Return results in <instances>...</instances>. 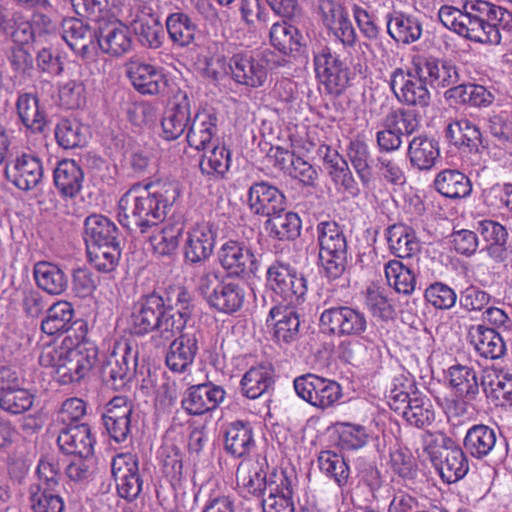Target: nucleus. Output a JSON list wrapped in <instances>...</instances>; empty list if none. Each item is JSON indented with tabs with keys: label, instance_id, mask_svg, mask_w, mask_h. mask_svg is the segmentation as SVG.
<instances>
[{
	"label": "nucleus",
	"instance_id": "f704fd0d",
	"mask_svg": "<svg viewBox=\"0 0 512 512\" xmlns=\"http://www.w3.org/2000/svg\"><path fill=\"white\" fill-rule=\"evenodd\" d=\"M84 240L87 248L119 243L117 226L104 215L92 214L84 221Z\"/></svg>",
	"mask_w": 512,
	"mask_h": 512
},
{
	"label": "nucleus",
	"instance_id": "4d7b16f0",
	"mask_svg": "<svg viewBox=\"0 0 512 512\" xmlns=\"http://www.w3.org/2000/svg\"><path fill=\"white\" fill-rule=\"evenodd\" d=\"M132 30L142 46L157 49L164 40V28L157 16L140 17L133 21Z\"/></svg>",
	"mask_w": 512,
	"mask_h": 512
},
{
	"label": "nucleus",
	"instance_id": "6ab92c4d",
	"mask_svg": "<svg viewBox=\"0 0 512 512\" xmlns=\"http://www.w3.org/2000/svg\"><path fill=\"white\" fill-rule=\"evenodd\" d=\"M5 176L18 189L29 191L41 182L43 166L38 157L22 153L7 161Z\"/></svg>",
	"mask_w": 512,
	"mask_h": 512
},
{
	"label": "nucleus",
	"instance_id": "20e7f679",
	"mask_svg": "<svg viewBox=\"0 0 512 512\" xmlns=\"http://www.w3.org/2000/svg\"><path fill=\"white\" fill-rule=\"evenodd\" d=\"M319 261L325 275L335 280L347 265V239L343 227L334 220L320 221L316 226Z\"/></svg>",
	"mask_w": 512,
	"mask_h": 512
},
{
	"label": "nucleus",
	"instance_id": "423d86ee",
	"mask_svg": "<svg viewBox=\"0 0 512 512\" xmlns=\"http://www.w3.org/2000/svg\"><path fill=\"white\" fill-rule=\"evenodd\" d=\"M426 79L417 74V63L413 59L412 67H397L390 73L388 85L395 98L401 104L426 108L431 102V93Z\"/></svg>",
	"mask_w": 512,
	"mask_h": 512
},
{
	"label": "nucleus",
	"instance_id": "f03ea898",
	"mask_svg": "<svg viewBox=\"0 0 512 512\" xmlns=\"http://www.w3.org/2000/svg\"><path fill=\"white\" fill-rule=\"evenodd\" d=\"M438 18L448 30L480 44L499 45L501 30L512 28V13L486 0L466 1L462 8L443 5Z\"/></svg>",
	"mask_w": 512,
	"mask_h": 512
},
{
	"label": "nucleus",
	"instance_id": "13d9d810",
	"mask_svg": "<svg viewBox=\"0 0 512 512\" xmlns=\"http://www.w3.org/2000/svg\"><path fill=\"white\" fill-rule=\"evenodd\" d=\"M317 462L320 471L339 487L348 483L350 468L342 455L330 450L322 451Z\"/></svg>",
	"mask_w": 512,
	"mask_h": 512
},
{
	"label": "nucleus",
	"instance_id": "c85d7f7f",
	"mask_svg": "<svg viewBox=\"0 0 512 512\" xmlns=\"http://www.w3.org/2000/svg\"><path fill=\"white\" fill-rule=\"evenodd\" d=\"M218 131V117L213 110H199L191 119L186 139L191 148L205 150Z\"/></svg>",
	"mask_w": 512,
	"mask_h": 512
},
{
	"label": "nucleus",
	"instance_id": "49530a36",
	"mask_svg": "<svg viewBox=\"0 0 512 512\" xmlns=\"http://www.w3.org/2000/svg\"><path fill=\"white\" fill-rule=\"evenodd\" d=\"M274 370L271 364H261L251 367L241 379V390L249 399H257L267 392L274 380Z\"/></svg>",
	"mask_w": 512,
	"mask_h": 512
},
{
	"label": "nucleus",
	"instance_id": "de8ad7c7",
	"mask_svg": "<svg viewBox=\"0 0 512 512\" xmlns=\"http://www.w3.org/2000/svg\"><path fill=\"white\" fill-rule=\"evenodd\" d=\"M165 26L170 40L179 47H187L192 44L198 31L195 21L182 11L169 14Z\"/></svg>",
	"mask_w": 512,
	"mask_h": 512
},
{
	"label": "nucleus",
	"instance_id": "e2e57ef3",
	"mask_svg": "<svg viewBox=\"0 0 512 512\" xmlns=\"http://www.w3.org/2000/svg\"><path fill=\"white\" fill-rule=\"evenodd\" d=\"M280 472L273 471L267 474L262 468H255L249 471L242 483L244 497H256L260 500L269 493V485L276 484Z\"/></svg>",
	"mask_w": 512,
	"mask_h": 512
},
{
	"label": "nucleus",
	"instance_id": "338daca9",
	"mask_svg": "<svg viewBox=\"0 0 512 512\" xmlns=\"http://www.w3.org/2000/svg\"><path fill=\"white\" fill-rule=\"evenodd\" d=\"M415 380L407 375L401 374L393 378L387 398L391 410L402 409L407 400L414 394L419 393Z\"/></svg>",
	"mask_w": 512,
	"mask_h": 512
},
{
	"label": "nucleus",
	"instance_id": "9b49d317",
	"mask_svg": "<svg viewBox=\"0 0 512 512\" xmlns=\"http://www.w3.org/2000/svg\"><path fill=\"white\" fill-rule=\"evenodd\" d=\"M99 360V349L94 342L83 340L73 348H69L62 364L58 365L55 376L61 385L78 383L96 367Z\"/></svg>",
	"mask_w": 512,
	"mask_h": 512
},
{
	"label": "nucleus",
	"instance_id": "4468645a",
	"mask_svg": "<svg viewBox=\"0 0 512 512\" xmlns=\"http://www.w3.org/2000/svg\"><path fill=\"white\" fill-rule=\"evenodd\" d=\"M132 405L127 398L116 396L104 407L102 421L110 439L118 444L132 439Z\"/></svg>",
	"mask_w": 512,
	"mask_h": 512
},
{
	"label": "nucleus",
	"instance_id": "603ef678",
	"mask_svg": "<svg viewBox=\"0 0 512 512\" xmlns=\"http://www.w3.org/2000/svg\"><path fill=\"white\" fill-rule=\"evenodd\" d=\"M41 322V330L47 335L63 333L70 329L74 317V308L68 301H57L47 310Z\"/></svg>",
	"mask_w": 512,
	"mask_h": 512
},
{
	"label": "nucleus",
	"instance_id": "473e14b6",
	"mask_svg": "<svg viewBox=\"0 0 512 512\" xmlns=\"http://www.w3.org/2000/svg\"><path fill=\"white\" fill-rule=\"evenodd\" d=\"M191 121V105L187 94L169 108L162 120V137L167 141L176 140L186 129L188 130Z\"/></svg>",
	"mask_w": 512,
	"mask_h": 512
},
{
	"label": "nucleus",
	"instance_id": "412c9836",
	"mask_svg": "<svg viewBox=\"0 0 512 512\" xmlns=\"http://www.w3.org/2000/svg\"><path fill=\"white\" fill-rule=\"evenodd\" d=\"M217 229L210 223H200L188 232L184 243V259L189 264H200L207 261L214 250Z\"/></svg>",
	"mask_w": 512,
	"mask_h": 512
},
{
	"label": "nucleus",
	"instance_id": "774afa93",
	"mask_svg": "<svg viewBox=\"0 0 512 512\" xmlns=\"http://www.w3.org/2000/svg\"><path fill=\"white\" fill-rule=\"evenodd\" d=\"M34 399V394L19 385L9 391L0 392V408L11 415H19L32 408Z\"/></svg>",
	"mask_w": 512,
	"mask_h": 512
},
{
	"label": "nucleus",
	"instance_id": "ea45409f",
	"mask_svg": "<svg viewBox=\"0 0 512 512\" xmlns=\"http://www.w3.org/2000/svg\"><path fill=\"white\" fill-rule=\"evenodd\" d=\"M433 186L442 196L453 200L466 198L472 191L470 179L455 169L440 171L433 181Z\"/></svg>",
	"mask_w": 512,
	"mask_h": 512
},
{
	"label": "nucleus",
	"instance_id": "5fc2aeb1",
	"mask_svg": "<svg viewBox=\"0 0 512 512\" xmlns=\"http://www.w3.org/2000/svg\"><path fill=\"white\" fill-rule=\"evenodd\" d=\"M269 37L271 45L283 54L299 51L304 45L301 32L286 21L274 23L270 29Z\"/></svg>",
	"mask_w": 512,
	"mask_h": 512
},
{
	"label": "nucleus",
	"instance_id": "a18cd8bd",
	"mask_svg": "<svg viewBox=\"0 0 512 512\" xmlns=\"http://www.w3.org/2000/svg\"><path fill=\"white\" fill-rule=\"evenodd\" d=\"M302 222L294 212H278L265 222V230L269 237L278 241L295 240L301 231Z\"/></svg>",
	"mask_w": 512,
	"mask_h": 512
},
{
	"label": "nucleus",
	"instance_id": "680f3d73",
	"mask_svg": "<svg viewBox=\"0 0 512 512\" xmlns=\"http://www.w3.org/2000/svg\"><path fill=\"white\" fill-rule=\"evenodd\" d=\"M385 277L390 287L398 293L410 295L416 286L415 274L398 260H391L384 266Z\"/></svg>",
	"mask_w": 512,
	"mask_h": 512
},
{
	"label": "nucleus",
	"instance_id": "2eb2a0df",
	"mask_svg": "<svg viewBox=\"0 0 512 512\" xmlns=\"http://www.w3.org/2000/svg\"><path fill=\"white\" fill-rule=\"evenodd\" d=\"M414 60L417 74L424 77L432 88H448L462 81V74L452 59L419 56Z\"/></svg>",
	"mask_w": 512,
	"mask_h": 512
},
{
	"label": "nucleus",
	"instance_id": "79ce46f5",
	"mask_svg": "<svg viewBox=\"0 0 512 512\" xmlns=\"http://www.w3.org/2000/svg\"><path fill=\"white\" fill-rule=\"evenodd\" d=\"M394 412L402 416L409 425L417 428L429 426L435 419L431 400L421 392L414 394L405 402L402 409H396Z\"/></svg>",
	"mask_w": 512,
	"mask_h": 512
},
{
	"label": "nucleus",
	"instance_id": "0eeeda50",
	"mask_svg": "<svg viewBox=\"0 0 512 512\" xmlns=\"http://www.w3.org/2000/svg\"><path fill=\"white\" fill-rule=\"evenodd\" d=\"M266 284L282 299V304H302L308 291L305 276L289 263L282 261H275L268 267Z\"/></svg>",
	"mask_w": 512,
	"mask_h": 512
},
{
	"label": "nucleus",
	"instance_id": "ddd939ff",
	"mask_svg": "<svg viewBox=\"0 0 512 512\" xmlns=\"http://www.w3.org/2000/svg\"><path fill=\"white\" fill-rule=\"evenodd\" d=\"M271 52L241 51L230 58L231 78L250 88L262 87L268 76V56Z\"/></svg>",
	"mask_w": 512,
	"mask_h": 512
},
{
	"label": "nucleus",
	"instance_id": "09e8293b",
	"mask_svg": "<svg viewBox=\"0 0 512 512\" xmlns=\"http://www.w3.org/2000/svg\"><path fill=\"white\" fill-rule=\"evenodd\" d=\"M446 377L450 387L459 397L474 400L479 393V383L476 371L466 365H453L448 368Z\"/></svg>",
	"mask_w": 512,
	"mask_h": 512
},
{
	"label": "nucleus",
	"instance_id": "9d476101",
	"mask_svg": "<svg viewBox=\"0 0 512 512\" xmlns=\"http://www.w3.org/2000/svg\"><path fill=\"white\" fill-rule=\"evenodd\" d=\"M293 386L299 398L320 410L334 407L343 396L337 381L313 373L296 377Z\"/></svg>",
	"mask_w": 512,
	"mask_h": 512
},
{
	"label": "nucleus",
	"instance_id": "a19ab883",
	"mask_svg": "<svg viewBox=\"0 0 512 512\" xmlns=\"http://www.w3.org/2000/svg\"><path fill=\"white\" fill-rule=\"evenodd\" d=\"M485 393L497 402V405L512 408V375L503 370H486L482 378Z\"/></svg>",
	"mask_w": 512,
	"mask_h": 512
},
{
	"label": "nucleus",
	"instance_id": "c756f323",
	"mask_svg": "<svg viewBox=\"0 0 512 512\" xmlns=\"http://www.w3.org/2000/svg\"><path fill=\"white\" fill-rule=\"evenodd\" d=\"M407 156L413 168L430 171L440 159L439 142L425 134L414 136L408 144Z\"/></svg>",
	"mask_w": 512,
	"mask_h": 512
},
{
	"label": "nucleus",
	"instance_id": "a878e982",
	"mask_svg": "<svg viewBox=\"0 0 512 512\" xmlns=\"http://www.w3.org/2000/svg\"><path fill=\"white\" fill-rule=\"evenodd\" d=\"M95 438L88 424H69L57 438L59 448L66 454L89 457L93 454Z\"/></svg>",
	"mask_w": 512,
	"mask_h": 512
},
{
	"label": "nucleus",
	"instance_id": "69168bd1",
	"mask_svg": "<svg viewBox=\"0 0 512 512\" xmlns=\"http://www.w3.org/2000/svg\"><path fill=\"white\" fill-rule=\"evenodd\" d=\"M364 305L373 317L384 322L393 320L396 315L394 305L380 288H367L364 296Z\"/></svg>",
	"mask_w": 512,
	"mask_h": 512
},
{
	"label": "nucleus",
	"instance_id": "4be33fe9",
	"mask_svg": "<svg viewBox=\"0 0 512 512\" xmlns=\"http://www.w3.org/2000/svg\"><path fill=\"white\" fill-rule=\"evenodd\" d=\"M170 340L169 350L166 354L167 367L177 373H183L193 364L198 353V333L194 328L184 329Z\"/></svg>",
	"mask_w": 512,
	"mask_h": 512
},
{
	"label": "nucleus",
	"instance_id": "bb28decb",
	"mask_svg": "<svg viewBox=\"0 0 512 512\" xmlns=\"http://www.w3.org/2000/svg\"><path fill=\"white\" fill-rule=\"evenodd\" d=\"M468 340L475 351L486 359H500L507 351L505 341L501 334L494 328H489L481 324L471 325L469 327Z\"/></svg>",
	"mask_w": 512,
	"mask_h": 512
},
{
	"label": "nucleus",
	"instance_id": "aec40b11",
	"mask_svg": "<svg viewBox=\"0 0 512 512\" xmlns=\"http://www.w3.org/2000/svg\"><path fill=\"white\" fill-rule=\"evenodd\" d=\"M297 305L277 304L268 313L266 323L273 328V336L280 344H291L300 338L301 322Z\"/></svg>",
	"mask_w": 512,
	"mask_h": 512
},
{
	"label": "nucleus",
	"instance_id": "052dcab7",
	"mask_svg": "<svg viewBox=\"0 0 512 512\" xmlns=\"http://www.w3.org/2000/svg\"><path fill=\"white\" fill-rule=\"evenodd\" d=\"M87 256L89 263L97 271L113 272L118 266L121 256L120 242L87 248Z\"/></svg>",
	"mask_w": 512,
	"mask_h": 512
},
{
	"label": "nucleus",
	"instance_id": "864d4df0",
	"mask_svg": "<svg viewBox=\"0 0 512 512\" xmlns=\"http://www.w3.org/2000/svg\"><path fill=\"white\" fill-rule=\"evenodd\" d=\"M88 127L77 119H61L55 127V138L63 149L83 147L88 141Z\"/></svg>",
	"mask_w": 512,
	"mask_h": 512
},
{
	"label": "nucleus",
	"instance_id": "c9c22d12",
	"mask_svg": "<svg viewBox=\"0 0 512 512\" xmlns=\"http://www.w3.org/2000/svg\"><path fill=\"white\" fill-rule=\"evenodd\" d=\"M228 276L208 305L216 311L224 314H234L242 309L246 299L245 287L229 279Z\"/></svg>",
	"mask_w": 512,
	"mask_h": 512
},
{
	"label": "nucleus",
	"instance_id": "5701e85b",
	"mask_svg": "<svg viewBox=\"0 0 512 512\" xmlns=\"http://www.w3.org/2000/svg\"><path fill=\"white\" fill-rule=\"evenodd\" d=\"M247 202L253 214L267 218L285 210L284 194L266 181L256 182L250 186Z\"/></svg>",
	"mask_w": 512,
	"mask_h": 512
},
{
	"label": "nucleus",
	"instance_id": "cd10ccee",
	"mask_svg": "<svg viewBox=\"0 0 512 512\" xmlns=\"http://www.w3.org/2000/svg\"><path fill=\"white\" fill-rule=\"evenodd\" d=\"M113 56H121L132 47L129 29L118 21H108L97 28L96 48Z\"/></svg>",
	"mask_w": 512,
	"mask_h": 512
},
{
	"label": "nucleus",
	"instance_id": "7ed1b4c3",
	"mask_svg": "<svg viewBox=\"0 0 512 512\" xmlns=\"http://www.w3.org/2000/svg\"><path fill=\"white\" fill-rule=\"evenodd\" d=\"M189 301L190 294L184 288L177 289L178 308L166 305L162 296L155 292L142 296L133 306L129 320L130 332L136 336L154 332L156 346H165L186 328L191 317Z\"/></svg>",
	"mask_w": 512,
	"mask_h": 512
},
{
	"label": "nucleus",
	"instance_id": "393cba45",
	"mask_svg": "<svg viewBox=\"0 0 512 512\" xmlns=\"http://www.w3.org/2000/svg\"><path fill=\"white\" fill-rule=\"evenodd\" d=\"M387 34L396 42L409 45L418 41L423 32L422 22L414 15L395 9L384 14Z\"/></svg>",
	"mask_w": 512,
	"mask_h": 512
},
{
	"label": "nucleus",
	"instance_id": "58836bf2",
	"mask_svg": "<svg viewBox=\"0 0 512 512\" xmlns=\"http://www.w3.org/2000/svg\"><path fill=\"white\" fill-rule=\"evenodd\" d=\"M496 431L484 424L471 426L464 437L463 446L465 452L476 459L488 456L496 446Z\"/></svg>",
	"mask_w": 512,
	"mask_h": 512
},
{
	"label": "nucleus",
	"instance_id": "f257e3e1",
	"mask_svg": "<svg viewBox=\"0 0 512 512\" xmlns=\"http://www.w3.org/2000/svg\"><path fill=\"white\" fill-rule=\"evenodd\" d=\"M179 196L180 187L174 181L134 184L119 200L118 221L131 233H147L165 220Z\"/></svg>",
	"mask_w": 512,
	"mask_h": 512
},
{
	"label": "nucleus",
	"instance_id": "f3484780",
	"mask_svg": "<svg viewBox=\"0 0 512 512\" xmlns=\"http://www.w3.org/2000/svg\"><path fill=\"white\" fill-rule=\"evenodd\" d=\"M126 75L142 95H162L168 88V78L163 69L141 60H130L126 64Z\"/></svg>",
	"mask_w": 512,
	"mask_h": 512
},
{
	"label": "nucleus",
	"instance_id": "3c124183",
	"mask_svg": "<svg viewBox=\"0 0 512 512\" xmlns=\"http://www.w3.org/2000/svg\"><path fill=\"white\" fill-rule=\"evenodd\" d=\"M435 468L446 483H455L462 479L469 470L465 452L456 444L437 462Z\"/></svg>",
	"mask_w": 512,
	"mask_h": 512
},
{
	"label": "nucleus",
	"instance_id": "39448f33",
	"mask_svg": "<svg viewBox=\"0 0 512 512\" xmlns=\"http://www.w3.org/2000/svg\"><path fill=\"white\" fill-rule=\"evenodd\" d=\"M319 326L330 336L360 338L370 342L367 337L370 320L358 306L334 305L324 309L319 317Z\"/></svg>",
	"mask_w": 512,
	"mask_h": 512
},
{
	"label": "nucleus",
	"instance_id": "f8f14e48",
	"mask_svg": "<svg viewBox=\"0 0 512 512\" xmlns=\"http://www.w3.org/2000/svg\"><path fill=\"white\" fill-rule=\"evenodd\" d=\"M217 258L230 277L247 279L259 270V261L252 247L244 241H225L218 250Z\"/></svg>",
	"mask_w": 512,
	"mask_h": 512
},
{
	"label": "nucleus",
	"instance_id": "2f4dec72",
	"mask_svg": "<svg viewBox=\"0 0 512 512\" xmlns=\"http://www.w3.org/2000/svg\"><path fill=\"white\" fill-rule=\"evenodd\" d=\"M53 180L62 197L74 198L83 187L84 172L75 160H62L54 169Z\"/></svg>",
	"mask_w": 512,
	"mask_h": 512
},
{
	"label": "nucleus",
	"instance_id": "a211bd4d",
	"mask_svg": "<svg viewBox=\"0 0 512 512\" xmlns=\"http://www.w3.org/2000/svg\"><path fill=\"white\" fill-rule=\"evenodd\" d=\"M226 392L212 382L190 386L184 393L181 406L191 416H200L215 410L224 401Z\"/></svg>",
	"mask_w": 512,
	"mask_h": 512
},
{
	"label": "nucleus",
	"instance_id": "6e6552de",
	"mask_svg": "<svg viewBox=\"0 0 512 512\" xmlns=\"http://www.w3.org/2000/svg\"><path fill=\"white\" fill-rule=\"evenodd\" d=\"M98 373L103 384L114 391L126 387L136 367L137 352L128 343L118 344L108 355H99Z\"/></svg>",
	"mask_w": 512,
	"mask_h": 512
},
{
	"label": "nucleus",
	"instance_id": "bf43d9fd",
	"mask_svg": "<svg viewBox=\"0 0 512 512\" xmlns=\"http://www.w3.org/2000/svg\"><path fill=\"white\" fill-rule=\"evenodd\" d=\"M30 506L33 512H63L64 500L56 491L41 485H31L29 488Z\"/></svg>",
	"mask_w": 512,
	"mask_h": 512
},
{
	"label": "nucleus",
	"instance_id": "0e129e2a",
	"mask_svg": "<svg viewBox=\"0 0 512 512\" xmlns=\"http://www.w3.org/2000/svg\"><path fill=\"white\" fill-rule=\"evenodd\" d=\"M383 125H386L402 139L403 136L412 135L417 131L420 123L414 111L397 108L388 112L383 120Z\"/></svg>",
	"mask_w": 512,
	"mask_h": 512
},
{
	"label": "nucleus",
	"instance_id": "dca6fc26",
	"mask_svg": "<svg viewBox=\"0 0 512 512\" xmlns=\"http://www.w3.org/2000/svg\"><path fill=\"white\" fill-rule=\"evenodd\" d=\"M111 470L120 497L130 501L137 498L143 486L137 456L131 453L118 454L112 460Z\"/></svg>",
	"mask_w": 512,
	"mask_h": 512
},
{
	"label": "nucleus",
	"instance_id": "e433bc0d",
	"mask_svg": "<svg viewBox=\"0 0 512 512\" xmlns=\"http://www.w3.org/2000/svg\"><path fill=\"white\" fill-rule=\"evenodd\" d=\"M276 482L268 486L269 493L261 500L263 512H295L290 479L281 471Z\"/></svg>",
	"mask_w": 512,
	"mask_h": 512
},
{
	"label": "nucleus",
	"instance_id": "c03bdc74",
	"mask_svg": "<svg viewBox=\"0 0 512 512\" xmlns=\"http://www.w3.org/2000/svg\"><path fill=\"white\" fill-rule=\"evenodd\" d=\"M231 156V150L224 144L213 146L200 160L201 173L215 181L225 179L231 167Z\"/></svg>",
	"mask_w": 512,
	"mask_h": 512
},
{
	"label": "nucleus",
	"instance_id": "8fccbe9b",
	"mask_svg": "<svg viewBox=\"0 0 512 512\" xmlns=\"http://www.w3.org/2000/svg\"><path fill=\"white\" fill-rule=\"evenodd\" d=\"M446 137L456 146L478 151L482 145V133L477 125L468 119L451 122L446 127Z\"/></svg>",
	"mask_w": 512,
	"mask_h": 512
},
{
	"label": "nucleus",
	"instance_id": "7c9ffc66",
	"mask_svg": "<svg viewBox=\"0 0 512 512\" xmlns=\"http://www.w3.org/2000/svg\"><path fill=\"white\" fill-rule=\"evenodd\" d=\"M18 118L24 127L33 134H40L47 125L45 109L34 93H20L16 100Z\"/></svg>",
	"mask_w": 512,
	"mask_h": 512
},
{
	"label": "nucleus",
	"instance_id": "37998d69",
	"mask_svg": "<svg viewBox=\"0 0 512 512\" xmlns=\"http://www.w3.org/2000/svg\"><path fill=\"white\" fill-rule=\"evenodd\" d=\"M386 238L391 253L398 258H410L421 249L413 230L403 224L388 227Z\"/></svg>",
	"mask_w": 512,
	"mask_h": 512
},
{
	"label": "nucleus",
	"instance_id": "1a4fd4ad",
	"mask_svg": "<svg viewBox=\"0 0 512 512\" xmlns=\"http://www.w3.org/2000/svg\"><path fill=\"white\" fill-rule=\"evenodd\" d=\"M312 53L316 77L327 93L335 96L342 94L349 84V67L327 45L314 48Z\"/></svg>",
	"mask_w": 512,
	"mask_h": 512
},
{
	"label": "nucleus",
	"instance_id": "6e6d98bb",
	"mask_svg": "<svg viewBox=\"0 0 512 512\" xmlns=\"http://www.w3.org/2000/svg\"><path fill=\"white\" fill-rule=\"evenodd\" d=\"M227 277L218 267L204 265L193 271L192 281L196 291L208 303Z\"/></svg>",
	"mask_w": 512,
	"mask_h": 512
},
{
	"label": "nucleus",
	"instance_id": "4c0bfd02",
	"mask_svg": "<svg viewBox=\"0 0 512 512\" xmlns=\"http://www.w3.org/2000/svg\"><path fill=\"white\" fill-rule=\"evenodd\" d=\"M225 450L230 455L241 458L250 454L255 447L253 429L248 422L234 421L225 428Z\"/></svg>",
	"mask_w": 512,
	"mask_h": 512
},
{
	"label": "nucleus",
	"instance_id": "b1692460",
	"mask_svg": "<svg viewBox=\"0 0 512 512\" xmlns=\"http://www.w3.org/2000/svg\"><path fill=\"white\" fill-rule=\"evenodd\" d=\"M63 40L75 54L85 58L96 50L97 29L93 30L76 17L63 19L61 23Z\"/></svg>",
	"mask_w": 512,
	"mask_h": 512
},
{
	"label": "nucleus",
	"instance_id": "72a5a7b5",
	"mask_svg": "<svg viewBox=\"0 0 512 512\" xmlns=\"http://www.w3.org/2000/svg\"><path fill=\"white\" fill-rule=\"evenodd\" d=\"M33 275L38 288L49 295L59 296L68 289L69 276L57 264L48 261L37 262Z\"/></svg>",
	"mask_w": 512,
	"mask_h": 512
}]
</instances>
